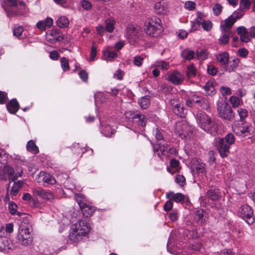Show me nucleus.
I'll list each match as a JSON object with an SVG mask.
<instances>
[{
  "mask_svg": "<svg viewBox=\"0 0 255 255\" xmlns=\"http://www.w3.org/2000/svg\"><path fill=\"white\" fill-rule=\"evenodd\" d=\"M218 113L220 117L227 120H231L233 118V111L229 105L226 102L218 103Z\"/></svg>",
  "mask_w": 255,
  "mask_h": 255,
  "instance_id": "423d86ee",
  "label": "nucleus"
},
{
  "mask_svg": "<svg viewBox=\"0 0 255 255\" xmlns=\"http://www.w3.org/2000/svg\"><path fill=\"white\" fill-rule=\"evenodd\" d=\"M145 33L151 37L158 36L162 31L161 20L156 16L147 19L145 22Z\"/></svg>",
  "mask_w": 255,
  "mask_h": 255,
  "instance_id": "7ed1b4c3",
  "label": "nucleus"
},
{
  "mask_svg": "<svg viewBox=\"0 0 255 255\" xmlns=\"http://www.w3.org/2000/svg\"><path fill=\"white\" fill-rule=\"evenodd\" d=\"M9 241L6 238L0 236V251L9 249Z\"/></svg>",
  "mask_w": 255,
  "mask_h": 255,
  "instance_id": "e433bc0d",
  "label": "nucleus"
},
{
  "mask_svg": "<svg viewBox=\"0 0 255 255\" xmlns=\"http://www.w3.org/2000/svg\"><path fill=\"white\" fill-rule=\"evenodd\" d=\"M196 169L198 173H205L206 172V164L198 161V164Z\"/></svg>",
  "mask_w": 255,
  "mask_h": 255,
  "instance_id": "13d9d810",
  "label": "nucleus"
},
{
  "mask_svg": "<svg viewBox=\"0 0 255 255\" xmlns=\"http://www.w3.org/2000/svg\"><path fill=\"white\" fill-rule=\"evenodd\" d=\"M223 6L219 3H216L213 7L214 14L216 16L219 15L222 11Z\"/></svg>",
  "mask_w": 255,
  "mask_h": 255,
  "instance_id": "864d4df0",
  "label": "nucleus"
},
{
  "mask_svg": "<svg viewBox=\"0 0 255 255\" xmlns=\"http://www.w3.org/2000/svg\"><path fill=\"white\" fill-rule=\"evenodd\" d=\"M176 129L177 130L179 136L183 139H187L192 135V128L187 123H179L176 124Z\"/></svg>",
  "mask_w": 255,
  "mask_h": 255,
  "instance_id": "6e6552de",
  "label": "nucleus"
},
{
  "mask_svg": "<svg viewBox=\"0 0 255 255\" xmlns=\"http://www.w3.org/2000/svg\"><path fill=\"white\" fill-rule=\"evenodd\" d=\"M23 31V29L22 26H15L13 29V34L15 36L19 37L21 35Z\"/></svg>",
  "mask_w": 255,
  "mask_h": 255,
  "instance_id": "6e6d98bb",
  "label": "nucleus"
},
{
  "mask_svg": "<svg viewBox=\"0 0 255 255\" xmlns=\"http://www.w3.org/2000/svg\"><path fill=\"white\" fill-rule=\"evenodd\" d=\"M238 113L240 116V120L242 122L248 116V112L246 109L240 108L238 110Z\"/></svg>",
  "mask_w": 255,
  "mask_h": 255,
  "instance_id": "052dcab7",
  "label": "nucleus"
},
{
  "mask_svg": "<svg viewBox=\"0 0 255 255\" xmlns=\"http://www.w3.org/2000/svg\"><path fill=\"white\" fill-rule=\"evenodd\" d=\"M237 32L240 36L241 41L243 42L247 43L252 39L251 34L245 26H241L237 27Z\"/></svg>",
  "mask_w": 255,
  "mask_h": 255,
  "instance_id": "ddd939ff",
  "label": "nucleus"
},
{
  "mask_svg": "<svg viewBox=\"0 0 255 255\" xmlns=\"http://www.w3.org/2000/svg\"><path fill=\"white\" fill-rule=\"evenodd\" d=\"M254 0H240V8L244 11L249 9L250 6Z\"/></svg>",
  "mask_w": 255,
  "mask_h": 255,
  "instance_id": "ea45409f",
  "label": "nucleus"
},
{
  "mask_svg": "<svg viewBox=\"0 0 255 255\" xmlns=\"http://www.w3.org/2000/svg\"><path fill=\"white\" fill-rule=\"evenodd\" d=\"M85 237L81 234L77 230H75L72 227L71 231L69 234V240L71 241L77 242L82 240V238Z\"/></svg>",
  "mask_w": 255,
  "mask_h": 255,
  "instance_id": "393cba45",
  "label": "nucleus"
},
{
  "mask_svg": "<svg viewBox=\"0 0 255 255\" xmlns=\"http://www.w3.org/2000/svg\"><path fill=\"white\" fill-rule=\"evenodd\" d=\"M173 111L177 116L181 118L185 117L186 114V110L184 108L182 104L176 107H174Z\"/></svg>",
  "mask_w": 255,
  "mask_h": 255,
  "instance_id": "473e14b6",
  "label": "nucleus"
},
{
  "mask_svg": "<svg viewBox=\"0 0 255 255\" xmlns=\"http://www.w3.org/2000/svg\"><path fill=\"white\" fill-rule=\"evenodd\" d=\"M181 56L186 60H191L194 58L195 52L194 51L186 49L182 51Z\"/></svg>",
  "mask_w": 255,
  "mask_h": 255,
  "instance_id": "7c9ffc66",
  "label": "nucleus"
},
{
  "mask_svg": "<svg viewBox=\"0 0 255 255\" xmlns=\"http://www.w3.org/2000/svg\"><path fill=\"white\" fill-rule=\"evenodd\" d=\"M196 74V70L193 65H190L188 67L187 70V75L189 78L195 77Z\"/></svg>",
  "mask_w": 255,
  "mask_h": 255,
  "instance_id": "5fc2aeb1",
  "label": "nucleus"
},
{
  "mask_svg": "<svg viewBox=\"0 0 255 255\" xmlns=\"http://www.w3.org/2000/svg\"><path fill=\"white\" fill-rule=\"evenodd\" d=\"M216 59L221 65L225 67L229 62V54L226 52H222L217 55Z\"/></svg>",
  "mask_w": 255,
  "mask_h": 255,
  "instance_id": "b1692460",
  "label": "nucleus"
},
{
  "mask_svg": "<svg viewBox=\"0 0 255 255\" xmlns=\"http://www.w3.org/2000/svg\"><path fill=\"white\" fill-rule=\"evenodd\" d=\"M72 227L75 230H77L81 235L85 237L88 234L90 230V227L89 224L85 221L80 220L75 223Z\"/></svg>",
  "mask_w": 255,
  "mask_h": 255,
  "instance_id": "9d476101",
  "label": "nucleus"
},
{
  "mask_svg": "<svg viewBox=\"0 0 255 255\" xmlns=\"http://www.w3.org/2000/svg\"><path fill=\"white\" fill-rule=\"evenodd\" d=\"M230 102L234 108H237L240 104L241 100L237 97L232 96L230 99Z\"/></svg>",
  "mask_w": 255,
  "mask_h": 255,
  "instance_id": "603ef678",
  "label": "nucleus"
},
{
  "mask_svg": "<svg viewBox=\"0 0 255 255\" xmlns=\"http://www.w3.org/2000/svg\"><path fill=\"white\" fill-rule=\"evenodd\" d=\"M14 170L11 166L8 165H5L4 168V171L8 175L9 178H10L13 174Z\"/></svg>",
  "mask_w": 255,
  "mask_h": 255,
  "instance_id": "0e129e2a",
  "label": "nucleus"
},
{
  "mask_svg": "<svg viewBox=\"0 0 255 255\" xmlns=\"http://www.w3.org/2000/svg\"><path fill=\"white\" fill-rule=\"evenodd\" d=\"M127 37L129 39H135L139 31V27L132 24L128 25L127 29Z\"/></svg>",
  "mask_w": 255,
  "mask_h": 255,
  "instance_id": "4468645a",
  "label": "nucleus"
},
{
  "mask_svg": "<svg viewBox=\"0 0 255 255\" xmlns=\"http://www.w3.org/2000/svg\"><path fill=\"white\" fill-rule=\"evenodd\" d=\"M81 5L82 7L86 10H89L92 8L91 3L87 0H83L81 2Z\"/></svg>",
  "mask_w": 255,
  "mask_h": 255,
  "instance_id": "774afa93",
  "label": "nucleus"
},
{
  "mask_svg": "<svg viewBox=\"0 0 255 255\" xmlns=\"http://www.w3.org/2000/svg\"><path fill=\"white\" fill-rule=\"evenodd\" d=\"M236 22V21L230 16L224 20V23L221 25L220 28L221 29L229 30L232 32L231 28Z\"/></svg>",
  "mask_w": 255,
  "mask_h": 255,
  "instance_id": "cd10ccee",
  "label": "nucleus"
},
{
  "mask_svg": "<svg viewBox=\"0 0 255 255\" xmlns=\"http://www.w3.org/2000/svg\"><path fill=\"white\" fill-rule=\"evenodd\" d=\"M170 165L175 169V171H177L179 169V161L175 159H172L170 160Z\"/></svg>",
  "mask_w": 255,
  "mask_h": 255,
  "instance_id": "69168bd1",
  "label": "nucleus"
},
{
  "mask_svg": "<svg viewBox=\"0 0 255 255\" xmlns=\"http://www.w3.org/2000/svg\"><path fill=\"white\" fill-rule=\"evenodd\" d=\"M53 23V20L51 17H47L44 20H40L36 24L37 28L41 30H45L46 27H50Z\"/></svg>",
  "mask_w": 255,
  "mask_h": 255,
  "instance_id": "6ab92c4d",
  "label": "nucleus"
},
{
  "mask_svg": "<svg viewBox=\"0 0 255 255\" xmlns=\"http://www.w3.org/2000/svg\"><path fill=\"white\" fill-rule=\"evenodd\" d=\"M154 66L160 68L163 70H168L169 68V64L165 61H158L154 63Z\"/></svg>",
  "mask_w": 255,
  "mask_h": 255,
  "instance_id": "c03bdc74",
  "label": "nucleus"
},
{
  "mask_svg": "<svg viewBox=\"0 0 255 255\" xmlns=\"http://www.w3.org/2000/svg\"><path fill=\"white\" fill-rule=\"evenodd\" d=\"M203 88L209 95H213L215 93V89L212 81H208Z\"/></svg>",
  "mask_w": 255,
  "mask_h": 255,
  "instance_id": "f704fd0d",
  "label": "nucleus"
},
{
  "mask_svg": "<svg viewBox=\"0 0 255 255\" xmlns=\"http://www.w3.org/2000/svg\"><path fill=\"white\" fill-rule=\"evenodd\" d=\"M204 20H205L202 19V17L199 15L193 23L192 30L195 31L197 30L200 25H202Z\"/></svg>",
  "mask_w": 255,
  "mask_h": 255,
  "instance_id": "de8ad7c7",
  "label": "nucleus"
},
{
  "mask_svg": "<svg viewBox=\"0 0 255 255\" xmlns=\"http://www.w3.org/2000/svg\"><path fill=\"white\" fill-rule=\"evenodd\" d=\"M154 9L156 13L159 14H164L166 10L161 2H157L154 5Z\"/></svg>",
  "mask_w": 255,
  "mask_h": 255,
  "instance_id": "a19ab883",
  "label": "nucleus"
},
{
  "mask_svg": "<svg viewBox=\"0 0 255 255\" xmlns=\"http://www.w3.org/2000/svg\"><path fill=\"white\" fill-rule=\"evenodd\" d=\"M127 118L132 120V127L135 128H138L135 130V132H139V130L142 131L146 125L147 119L144 115L137 112L128 111L125 113Z\"/></svg>",
  "mask_w": 255,
  "mask_h": 255,
  "instance_id": "20e7f679",
  "label": "nucleus"
},
{
  "mask_svg": "<svg viewBox=\"0 0 255 255\" xmlns=\"http://www.w3.org/2000/svg\"><path fill=\"white\" fill-rule=\"evenodd\" d=\"M196 55L199 60H204L208 58V53L205 49H201L197 51Z\"/></svg>",
  "mask_w": 255,
  "mask_h": 255,
  "instance_id": "a18cd8bd",
  "label": "nucleus"
},
{
  "mask_svg": "<svg viewBox=\"0 0 255 255\" xmlns=\"http://www.w3.org/2000/svg\"><path fill=\"white\" fill-rule=\"evenodd\" d=\"M222 31V35L219 39V43L222 45H226L229 43L230 36L232 33L229 30L221 29Z\"/></svg>",
  "mask_w": 255,
  "mask_h": 255,
  "instance_id": "bb28decb",
  "label": "nucleus"
},
{
  "mask_svg": "<svg viewBox=\"0 0 255 255\" xmlns=\"http://www.w3.org/2000/svg\"><path fill=\"white\" fill-rule=\"evenodd\" d=\"M166 197L170 200L174 201L176 203H181L185 199L188 200L186 196L180 193H174L173 192H169L166 193Z\"/></svg>",
  "mask_w": 255,
  "mask_h": 255,
  "instance_id": "2eb2a0df",
  "label": "nucleus"
},
{
  "mask_svg": "<svg viewBox=\"0 0 255 255\" xmlns=\"http://www.w3.org/2000/svg\"><path fill=\"white\" fill-rule=\"evenodd\" d=\"M244 10L241 9V8L239 7L238 9L236 11H234L233 14L230 15L231 17L234 19L236 21L241 18L245 14Z\"/></svg>",
  "mask_w": 255,
  "mask_h": 255,
  "instance_id": "37998d69",
  "label": "nucleus"
},
{
  "mask_svg": "<svg viewBox=\"0 0 255 255\" xmlns=\"http://www.w3.org/2000/svg\"><path fill=\"white\" fill-rule=\"evenodd\" d=\"M152 146L154 152L156 153L160 158L162 157V156H168V149L169 146L167 144L160 143L159 144H153Z\"/></svg>",
  "mask_w": 255,
  "mask_h": 255,
  "instance_id": "f8f14e48",
  "label": "nucleus"
},
{
  "mask_svg": "<svg viewBox=\"0 0 255 255\" xmlns=\"http://www.w3.org/2000/svg\"><path fill=\"white\" fill-rule=\"evenodd\" d=\"M75 199L79 205L80 208L82 207V205L85 204L86 203L85 202V198L81 194H76L75 195Z\"/></svg>",
  "mask_w": 255,
  "mask_h": 255,
  "instance_id": "3c124183",
  "label": "nucleus"
},
{
  "mask_svg": "<svg viewBox=\"0 0 255 255\" xmlns=\"http://www.w3.org/2000/svg\"><path fill=\"white\" fill-rule=\"evenodd\" d=\"M168 79L173 84L177 85L182 83L184 77L181 73L173 71L168 75Z\"/></svg>",
  "mask_w": 255,
  "mask_h": 255,
  "instance_id": "f3484780",
  "label": "nucleus"
},
{
  "mask_svg": "<svg viewBox=\"0 0 255 255\" xmlns=\"http://www.w3.org/2000/svg\"><path fill=\"white\" fill-rule=\"evenodd\" d=\"M235 142V137L231 133L227 134L225 137L219 139L217 148L222 157L227 156L230 152V145Z\"/></svg>",
  "mask_w": 255,
  "mask_h": 255,
  "instance_id": "39448f33",
  "label": "nucleus"
},
{
  "mask_svg": "<svg viewBox=\"0 0 255 255\" xmlns=\"http://www.w3.org/2000/svg\"><path fill=\"white\" fill-rule=\"evenodd\" d=\"M251 127L246 123L242 121L235 122L233 126V130L237 135L246 136L250 132Z\"/></svg>",
  "mask_w": 255,
  "mask_h": 255,
  "instance_id": "1a4fd4ad",
  "label": "nucleus"
},
{
  "mask_svg": "<svg viewBox=\"0 0 255 255\" xmlns=\"http://www.w3.org/2000/svg\"><path fill=\"white\" fill-rule=\"evenodd\" d=\"M150 97L148 96H145L142 97L138 100V104L140 107L143 109H146L150 105Z\"/></svg>",
  "mask_w": 255,
  "mask_h": 255,
  "instance_id": "c9c22d12",
  "label": "nucleus"
},
{
  "mask_svg": "<svg viewBox=\"0 0 255 255\" xmlns=\"http://www.w3.org/2000/svg\"><path fill=\"white\" fill-rule=\"evenodd\" d=\"M56 24L60 28H65L68 26L69 21L67 17L62 16L59 17L57 20Z\"/></svg>",
  "mask_w": 255,
  "mask_h": 255,
  "instance_id": "2f4dec72",
  "label": "nucleus"
},
{
  "mask_svg": "<svg viewBox=\"0 0 255 255\" xmlns=\"http://www.w3.org/2000/svg\"><path fill=\"white\" fill-rule=\"evenodd\" d=\"M207 196L212 200H216L218 198L217 192L215 189H210L207 192Z\"/></svg>",
  "mask_w": 255,
  "mask_h": 255,
  "instance_id": "8fccbe9b",
  "label": "nucleus"
},
{
  "mask_svg": "<svg viewBox=\"0 0 255 255\" xmlns=\"http://www.w3.org/2000/svg\"><path fill=\"white\" fill-rule=\"evenodd\" d=\"M8 111L11 114H15L19 109V104L16 99H14L9 101L6 105Z\"/></svg>",
  "mask_w": 255,
  "mask_h": 255,
  "instance_id": "5701e85b",
  "label": "nucleus"
},
{
  "mask_svg": "<svg viewBox=\"0 0 255 255\" xmlns=\"http://www.w3.org/2000/svg\"><path fill=\"white\" fill-rule=\"evenodd\" d=\"M33 192L35 195L39 196L48 201H51L54 198L53 195L51 192L41 188L34 189Z\"/></svg>",
  "mask_w": 255,
  "mask_h": 255,
  "instance_id": "dca6fc26",
  "label": "nucleus"
},
{
  "mask_svg": "<svg viewBox=\"0 0 255 255\" xmlns=\"http://www.w3.org/2000/svg\"><path fill=\"white\" fill-rule=\"evenodd\" d=\"M106 30L109 32H112L115 28V21L113 18H109L105 21Z\"/></svg>",
  "mask_w": 255,
  "mask_h": 255,
  "instance_id": "58836bf2",
  "label": "nucleus"
},
{
  "mask_svg": "<svg viewBox=\"0 0 255 255\" xmlns=\"http://www.w3.org/2000/svg\"><path fill=\"white\" fill-rule=\"evenodd\" d=\"M8 210L9 212L12 214H17L18 216H20L21 213L17 212V206L16 204L14 203L13 202H10L8 204Z\"/></svg>",
  "mask_w": 255,
  "mask_h": 255,
  "instance_id": "49530a36",
  "label": "nucleus"
},
{
  "mask_svg": "<svg viewBox=\"0 0 255 255\" xmlns=\"http://www.w3.org/2000/svg\"><path fill=\"white\" fill-rule=\"evenodd\" d=\"M61 66L64 71H67L69 70V60L66 57H62L60 59Z\"/></svg>",
  "mask_w": 255,
  "mask_h": 255,
  "instance_id": "09e8293b",
  "label": "nucleus"
},
{
  "mask_svg": "<svg viewBox=\"0 0 255 255\" xmlns=\"http://www.w3.org/2000/svg\"><path fill=\"white\" fill-rule=\"evenodd\" d=\"M36 180L39 183L43 182L48 184H54L56 182L55 178L53 176L45 172H40L37 175Z\"/></svg>",
  "mask_w": 255,
  "mask_h": 255,
  "instance_id": "9b49d317",
  "label": "nucleus"
},
{
  "mask_svg": "<svg viewBox=\"0 0 255 255\" xmlns=\"http://www.w3.org/2000/svg\"><path fill=\"white\" fill-rule=\"evenodd\" d=\"M207 219L208 217L205 216L203 210H199L195 212L194 220L198 224L201 225L204 224Z\"/></svg>",
  "mask_w": 255,
  "mask_h": 255,
  "instance_id": "412c9836",
  "label": "nucleus"
},
{
  "mask_svg": "<svg viewBox=\"0 0 255 255\" xmlns=\"http://www.w3.org/2000/svg\"><path fill=\"white\" fill-rule=\"evenodd\" d=\"M238 214L248 224L252 225L254 223L255 218H254L253 211L249 205L242 206L239 209Z\"/></svg>",
  "mask_w": 255,
  "mask_h": 255,
  "instance_id": "0eeeda50",
  "label": "nucleus"
},
{
  "mask_svg": "<svg viewBox=\"0 0 255 255\" xmlns=\"http://www.w3.org/2000/svg\"><path fill=\"white\" fill-rule=\"evenodd\" d=\"M32 226L30 223V217L26 215L22 218L17 236L19 242L22 245L27 246L32 242Z\"/></svg>",
  "mask_w": 255,
  "mask_h": 255,
  "instance_id": "f257e3e1",
  "label": "nucleus"
},
{
  "mask_svg": "<svg viewBox=\"0 0 255 255\" xmlns=\"http://www.w3.org/2000/svg\"><path fill=\"white\" fill-rule=\"evenodd\" d=\"M237 53L240 57L246 58L248 56L249 52L245 48H240L238 50Z\"/></svg>",
  "mask_w": 255,
  "mask_h": 255,
  "instance_id": "338daca9",
  "label": "nucleus"
},
{
  "mask_svg": "<svg viewBox=\"0 0 255 255\" xmlns=\"http://www.w3.org/2000/svg\"><path fill=\"white\" fill-rule=\"evenodd\" d=\"M101 132L105 136L109 137L114 134L115 131V129L111 128L110 125L105 124L103 127Z\"/></svg>",
  "mask_w": 255,
  "mask_h": 255,
  "instance_id": "c756f323",
  "label": "nucleus"
},
{
  "mask_svg": "<svg viewBox=\"0 0 255 255\" xmlns=\"http://www.w3.org/2000/svg\"><path fill=\"white\" fill-rule=\"evenodd\" d=\"M196 99L193 100L195 103L198 104L203 109L208 110L210 108V104L206 98L197 97Z\"/></svg>",
  "mask_w": 255,
  "mask_h": 255,
  "instance_id": "a878e982",
  "label": "nucleus"
},
{
  "mask_svg": "<svg viewBox=\"0 0 255 255\" xmlns=\"http://www.w3.org/2000/svg\"><path fill=\"white\" fill-rule=\"evenodd\" d=\"M24 183L25 180H18L13 183L10 191V195L12 199H14L13 197L18 194L19 190L22 187Z\"/></svg>",
  "mask_w": 255,
  "mask_h": 255,
  "instance_id": "4be33fe9",
  "label": "nucleus"
},
{
  "mask_svg": "<svg viewBox=\"0 0 255 255\" xmlns=\"http://www.w3.org/2000/svg\"><path fill=\"white\" fill-rule=\"evenodd\" d=\"M103 56L105 60L112 61L114 58L118 57V53L107 49L103 51Z\"/></svg>",
  "mask_w": 255,
  "mask_h": 255,
  "instance_id": "c85d7f7f",
  "label": "nucleus"
},
{
  "mask_svg": "<svg viewBox=\"0 0 255 255\" xmlns=\"http://www.w3.org/2000/svg\"><path fill=\"white\" fill-rule=\"evenodd\" d=\"M240 61V59L238 58H234L231 61L229 60L228 64L224 67L225 70L228 72L235 71L238 67Z\"/></svg>",
  "mask_w": 255,
  "mask_h": 255,
  "instance_id": "a211bd4d",
  "label": "nucleus"
},
{
  "mask_svg": "<svg viewBox=\"0 0 255 255\" xmlns=\"http://www.w3.org/2000/svg\"><path fill=\"white\" fill-rule=\"evenodd\" d=\"M154 133L155 137L157 140H160L163 139V131L159 129L158 128H156L154 130Z\"/></svg>",
  "mask_w": 255,
  "mask_h": 255,
  "instance_id": "680f3d73",
  "label": "nucleus"
},
{
  "mask_svg": "<svg viewBox=\"0 0 255 255\" xmlns=\"http://www.w3.org/2000/svg\"><path fill=\"white\" fill-rule=\"evenodd\" d=\"M202 25L204 30L207 31H210L212 28V23L210 20H204Z\"/></svg>",
  "mask_w": 255,
  "mask_h": 255,
  "instance_id": "bf43d9fd",
  "label": "nucleus"
},
{
  "mask_svg": "<svg viewBox=\"0 0 255 255\" xmlns=\"http://www.w3.org/2000/svg\"><path fill=\"white\" fill-rule=\"evenodd\" d=\"M23 174V170L20 167H18L14 170V173L10 178H9L10 182H16V180L19 177H21Z\"/></svg>",
  "mask_w": 255,
  "mask_h": 255,
  "instance_id": "72a5a7b5",
  "label": "nucleus"
},
{
  "mask_svg": "<svg viewBox=\"0 0 255 255\" xmlns=\"http://www.w3.org/2000/svg\"><path fill=\"white\" fill-rule=\"evenodd\" d=\"M143 58L140 56H136L134 57L133 62L135 65L140 67L143 63Z\"/></svg>",
  "mask_w": 255,
  "mask_h": 255,
  "instance_id": "e2e57ef3",
  "label": "nucleus"
},
{
  "mask_svg": "<svg viewBox=\"0 0 255 255\" xmlns=\"http://www.w3.org/2000/svg\"><path fill=\"white\" fill-rule=\"evenodd\" d=\"M196 119L198 125L204 130L211 134L216 133L218 127L217 123L204 112L198 111Z\"/></svg>",
  "mask_w": 255,
  "mask_h": 255,
  "instance_id": "f03ea898",
  "label": "nucleus"
},
{
  "mask_svg": "<svg viewBox=\"0 0 255 255\" xmlns=\"http://www.w3.org/2000/svg\"><path fill=\"white\" fill-rule=\"evenodd\" d=\"M80 208L83 216L86 217H89L92 216L95 211L94 207L87 204V203L84 205H82V207Z\"/></svg>",
  "mask_w": 255,
  "mask_h": 255,
  "instance_id": "aec40b11",
  "label": "nucleus"
},
{
  "mask_svg": "<svg viewBox=\"0 0 255 255\" xmlns=\"http://www.w3.org/2000/svg\"><path fill=\"white\" fill-rule=\"evenodd\" d=\"M49 36L55 39V41H60L63 39V36L60 34L59 31L56 29H52L49 34Z\"/></svg>",
  "mask_w": 255,
  "mask_h": 255,
  "instance_id": "79ce46f5",
  "label": "nucleus"
},
{
  "mask_svg": "<svg viewBox=\"0 0 255 255\" xmlns=\"http://www.w3.org/2000/svg\"><path fill=\"white\" fill-rule=\"evenodd\" d=\"M26 148L28 151L31 152L34 154H36L39 152L38 147L36 145L34 142L32 140H29L27 142Z\"/></svg>",
  "mask_w": 255,
  "mask_h": 255,
  "instance_id": "4c0bfd02",
  "label": "nucleus"
},
{
  "mask_svg": "<svg viewBox=\"0 0 255 255\" xmlns=\"http://www.w3.org/2000/svg\"><path fill=\"white\" fill-rule=\"evenodd\" d=\"M95 42H93L92 46L91 47V51L90 53V61H93L97 55V48L95 46Z\"/></svg>",
  "mask_w": 255,
  "mask_h": 255,
  "instance_id": "4d7b16f0",
  "label": "nucleus"
}]
</instances>
